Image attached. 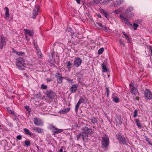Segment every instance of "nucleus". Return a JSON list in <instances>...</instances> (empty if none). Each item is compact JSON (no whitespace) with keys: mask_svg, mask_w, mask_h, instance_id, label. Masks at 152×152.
I'll use <instances>...</instances> for the list:
<instances>
[{"mask_svg":"<svg viewBox=\"0 0 152 152\" xmlns=\"http://www.w3.org/2000/svg\"><path fill=\"white\" fill-rule=\"evenodd\" d=\"M102 138V140L101 142L102 147L104 148H106L109 145V138L107 135L103 137Z\"/></svg>","mask_w":152,"mask_h":152,"instance_id":"1","label":"nucleus"},{"mask_svg":"<svg viewBox=\"0 0 152 152\" xmlns=\"http://www.w3.org/2000/svg\"><path fill=\"white\" fill-rule=\"evenodd\" d=\"M45 94L46 96L50 99H53L56 95V93L51 89L47 90Z\"/></svg>","mask_w":152,"mask_h":152,"instance_id":"2","label":"nucleus"},{"mask_svg":"<svg viewBox=\"0 0 152 152\" xmlns=\"http://www.w3.org/2000/svg\"><path fill=\"white\" fill-rule=\"evenodd\" d=\"M116 138L119 142L123 144H125L126 143L125 138L124 136H122L121 134H116Z\"/></svg>","mask_w":152,"mask_h":152,"instance_id":"3","label":"nucleus"},{"mask_svg":"<svg viewBox=\"0 0 152 152\" xmlns=\"http://www.w3.org/2000/svg\"><path fill=\"white\" fill-rule=\"evenodd\" d=\"M6 38L2 34L0 38V49H2L3 47L6 45Z\"/></svg>","mask_w":152,"mask_h":152,"instance_id":"4","label":"nucleus"},{"mask_svg":"<svg viewBox=\"0 0 152 152\" xmlns=\"http://www.w3.org/2000/svg\"><path fill=\"white\" fill-rule=\"evenodd\" d=\"M145 96L147 99H152V94L151 91L146 89L145 91Z\"/></svg>","mask_w":152,"mask_h":152,"instance_id":"5","label":"nucleus"},{"mask_svg":"<svg viewBox=\"0 0 152 152\" xmlns=\"http://www.w3.org/2000/svg\"><path fill=\"white\" fill-rule=\"evenodd\" d=\"M33 121L34 124L37 126H41L43 125V122L40 119L38 118H35L34 119Z\"/></svg>","mask_w":152,"mask_h":152,"instance_id":"6","label":"nucleus"},{"mask_svg":"<svg viewBox=\"0 0 152 152\" xmlns=\"http://www.w3.org/2000/svg\"><path fill=\"white\" fill-rule=\"evenodd\" d=\"M82 59L80 58H76L74 61V65L76 67H78L81 64Z\"/></svg>","mask_w":152,"mask_h":152,"instance_id":"7","label":"nucleus"},{"mask_svg":"<svg viewBox=\"0 0 152 152\" xmlns=\"http://www.w3.org/2000/svg\"><path fill=\"white\" fill-rule=\"evenodd\" d=\"M82 130L84 133L85 134H90L93 133V131L91 129H89L88 127L86 126L82 128Z\"/></svg>","mask_w":152,"mask_h":152,"instance_id":"8","label":"nucleus"},{"mask_svg":"<svg viewBox=\"0 0 152 152\" xmlns=\"http://www.w3.org/2000/svg\"><path fill=\"white\" fill-rule=\"evenodd\" d=\"M39 7V6L37 5L36 6L35 8L34 9L33 15L31 17L32 18L35 19L36 18V16L38 15Z\"/></svg>","mask_w":152,"mask_h":152,"instance_id":"9","label":"nucleus"},{"mask_svg":"<svg viewBox=\"0 0 152 152\" xmlns=\"http://www.w3.org/2000/svg\"><path fill=\"white\" fill-rule=\"evenodd\" d=\"M129 86L131 88L130 91L132 94L133 95H136L138 92L137 90L132 84H130Z\"/></svg>","mask_w":152,"mask_h":152,"instance_id":"10","label":"nucleus"},{"mask_svg":"<svg viewBox=\"0 0 152 152\" xmlns=\"http://www.w3.org/2000/svg\"><path fill=\"white\" fill-rule=\"evenodd\" d=\"M51 129H53L52 130V132L53 135L56 134L58 133H60L63 131L62 129L56 128L53 126L51 127Z\"/></svg>","mask_w":152,"mask_h":152,"instance_id":"11","label":"nucleus"},{"mask_svg":"<svg viewBox=\"0 0 152 152\" xmlns=\"http://www.w3.org/2000/svg\"><path fill=\"white\" fill-rule=\"evenodd\" d=\"M78 86V85L77 84H75L72 85L71 87L69 88V90L71 93H75L77 90V87Z\"/></svg>","mask_w":152,"mask_h":152,"instance_id":"12","label":"nucleus"},{"mask_svg":"<svg viewBox=\"0 0 152 152\" xmlns=\"http://www.w3.org/2000/svg\"><path fill=\"white\" fill-rule=\"evenodd\" d=\"M120 18L122 20L124 21L126 24H127L129 26H132V24L130 23L128 20L123 15H120Z\"/></svg>","mask_w":152,"mask_h":152,"instance_id":"13","label":"nucleus"},{"mask_svg":"<svg viewBox=\"0 0 152 152\" xmlns=\"http://www.w3.org/2000/svg\"><path fill=\"white\" fill-rule=\"evenodd\" d=\"M20 69L23 70L24 69L25 64L24 63V60L23 58L20 57Z\"/></svg>","mask_w":152,"mask_h":152,"instance_id":"14","label":"nucleus"},{"mask_svg":"<svg viewBox=\"0 0 152 152\" xmlns=\"http://www.w3.org/2000/svg\"><path fill=\"white\" fill-rule=\"evenodd\" d=\"M56 78L58 83H61L62 82L63 77L61 74L58 73L56 76Z\"/></svg>","mask_w":152,"mask_h":152,"instance_id":"15","label":"nucleus"},{"mask_svg":"<svg viewBox=\"0 0 152 152\" xmlns=\"http://www.w3.org/2000/svg\"><path fill=\"white\" fill-rule=\"evenodd\" d=\"M116 124L121 125L122 123L121 118L119 116H116L115 118Z\"/></svg>","mask_w":152,"mask_h":152,"instance_id":"16","label":"nucleus"},{"mask_svg":"<svg viewBox=\"0 0 152 152\" xmlns=\"http://www.w3.org/2000/svg\"><path fill=\"white\" fill-rule=\"evenodd\" d=\"M70 108H67L61 109L59 113L62 114H65L66 113L68 112L70 110Z\"/></svg>","mask_w":152,"mask_h":152,"instance_id":"17","label":"nucleus"},{"mask_svg":"<svg viewBox=\"0 0 152 152\" xmlns=\"http://www.w3.org/2000/svg\"><path fill=\"white\" fill-rule=\"evenodd\" d=\"M33 129L36 132L42 133L43 132V130L40 128L34 127L33 128Z\"/></svg>","mask_w":152,"mask_h":152,"instance_id":"18","label":"nucleus"},{"mask_svg":"<svg viewBox=\"0 0 152 152\" xmlns=\"http://www.w3.org/2000/svg\"><path fill=\"white\" fill-rule=\"evenodd\" d=\"M100 12L104 15L107 19H108L109 18V15L106 12L103 10H101Z\"/></svg>","mask_w":152,"mask_h":152,"instance_id":"19","label":"nucleus"},{"mask_svg":"<svg viewBox=\"0 0 152 152\" xmlns=\"http://www.w3.org/2000/svg\"><path fill=\"white\" fill-rule=\"evenodd\" d=\"M90 121L93 124H97V120L95 117H92L91 118L89 119Z\"/></svg>","mask_w":152,"mask_h":152,"instance_id":"20","label":"nucleus"},{"mask_svg":"<svg viewBox=\"0 0 152 152\" xmlns=\"http://www.w3.org/2000/svg\"><path fill=\"white\" fill-rule=\"evenodd\" d=\"M124 1V0H118L115 2V6H118L122 4Z\"/></svg>","mask_w":152,"mask_h":152,"instance_id":"21","label":"nucleus"},{"mask_svg":"<svg viewBox=\"0 0 152 152\" xmlns=\"http://www.w3.org/2000/svg\"><path fill=\"white\" fill-rule=\"evenodd\" d=\"M25 133L26 134H28L29 136L31 135L33 133H32L31 132H30L28 129L26 128L24 129L23 130Z\"/></svg>","mask_w":152,"mask_h":152,"instance_id":"22","label":"nucleus"},{"mask_svg":"<svg viewBox=\"0 0 152 152\" xmlns=\"http://www.w3.org/2000/svg\"><path fill=\"white\" fill-rule=\"evenodd\" d=\"M8 112L9 113L11 114H12L14 116V118L15 119V120H18V118L17 117V116L15 115V114L14 113V112L13 111H12L11 110H7Z\"/></svg>","mask_w":152,"mask_h":152,"instance_id":"23","label":"nucleus"},{"mask_svg":"<svg viewBox=\"0 0 152 152\" xmlns=\"http://www.w3.org/2000/svg\"><path fill=\"white\" fill-rule=\"evenodd\" d=\"M66 67L69 70H70L72 68V64L71 63L70 61H67L66 63Z\"/></svg>","mask_w":152,"mask_h":152,"instance_id":"24","label":"nucleus"},{"mask_svg":"<svg viewBox=\"0 0 152 152\" xmlns=\"http://www.w3.org/2000/svg\"><path fill=\"white\" fill-rule=\"evenodd\" d=\"M81 138H82L83 140H84L85 138H87L88 136L87 134H85L84 132L81 133Z\"/></svg>","mask_w":152,"mask_h":152,"instance_id":"25","label":"nucleus"},{"mask_svg":"<svg viewBox=\"0 0 152 152\" xmlns=\"http://www.w3.org/2000/svg\"><path fill=\"white\" fill-rule=\"evenodd\" d=\"M24 30L26 34H29L30 36H32L33 35V31L27 29H25Z\"/></svg>","mask_w":152,"mask_h":152,"instance_id":"26","label":"nucleus"},{"mask_svg":"<svg viewBox=\"0 0 152 152\" xmlns=\"http://www.w3.org/2000/svg\"><path fill=\"white\" fill-rule=\"evenodd\" d=\"M4 10H6L5 16L6 17L8 18L9 16V9L8 7H6L5 8Z\"/></svg>","mask_w":152,"mask_h":152,"instance_id":"27","label":"nucleus"},{"mask_svg":"<svg viewBox=\"0 0 152 152\" xmlns=\"http://www.w3.org/2000/svg\"><path fill=\"white\" fill-rule=\"evenodd\" d=\"M138 127L141 128L142 126L139 119H136L135 121Z\"/></svg>","mask_w":152,"mask_h":152,"instance_id":"28","label":"nucleus"},{"mask_svg":"<svg viewBox=\"0 0 152 152\" xmlns=\"http://www.w3.org/2000/svg\"><path fill=\"white\" fill-rule=\"evenodd\" d=\"M85 103V99H83L82 97H81L79 99L77 103L79 104H80L81 103Z\"/></svg>","mask_w":152,"mask_h":152,"instance_id":"29","label":"nucleus"},{"mask_svg":"<svg viewBox=\"0 0 152 152\" xmlns=\"http://www.w3.org/2000/svg\"><path fill=\"white\" fill-rule=\"evenodd\" d=\"M102 69H103V72H106L107 71V68L106 66L105 65H104L103 63L102 64Z\"/></svg>","mask_w":152,"mask_h":152,"instance_id":"30","label":"nucleus"},{"mask_svg":"<svg viewBox=\"0 0 152 152\" xmlns=\"http://www.w3.org/2000/svg\"><path fill=\"white\" fill-rule=\"evenodd\" d=\"M133 10V8L132 7H128L126 9V10L125 11V12L127 13L129 12L132 11Z\"/></svg>","mask_w":152,"mask_h":152,"instance_id":"31","label":"nucleus"},{"mask_svg":"<svg viewBox=\"0 0 152 152\" xmlns=\"http://www.w3.org/2000/svg\"><path fill=\"white\" fill-rule=\"evenodd\" d=\"M37 53L38 55L39 56V57L41 58L42 56V53L39 49H37Z\"/></svg>","mask_w":152,"mask_h":152,"instance_id":"32","label":"nucleus"},{"mask_svg":"<svg viewBox=\"0 0 152 152\" xmlns=\"http://www.w3.org/2000/svg\"><path fill=\"white\" fill-rule=\"evenodd\" d=\"M113 101L116 103H118L119 101V99L118 98L115 97L113 99Z\"/></svg>","mask_w":152,"mask_h":152,"instance_id":"33","label":"nucleus"},{"mask_svg":"<svg viewBox=\"0 0 152 152\" xmlns=\"http://www.w3.org/2000/svg\"><path fill=\"white\" fill-rule=\"evenodd\" d=\"M104 48H100L98 51V54H102L104 51Z\"/></svg>","mask_w":152,"mask_h":152,"instance_id":"34","label":"nucleus"},{"mask_svg":"<svg viewBox=\"0 0 152 152\" xmlns=\"http://www.w3.org/2000/svg\"><path fill=\"white\" fill-rule=\"evenodd\" d=\"M80 105V104L77 103V104L76 105L75 108V110L76 112H77Z\"/></svg>","mask_w":152,"mask_h":152,"instance_id":"35","label":"nucleus"},{"mask_svg":"<svg viewBox=\"0 0 152 152\" xmlns=\"http://www.w3.org/2000/svg\"><path fill=\"white\" fill-rule=\"evenodd\" d=\"M25 144L27 147H28L30 145V142L29 140H26L25 141Z\"/></svg>","mask_w":152,"mask_h":152,"instance_id":"36","label":"nucleus"},{"mask_svg":"<svg viewBox=\"0 0 152 152\" xmlns=\"http://www.w3.org/2000/svg\"><path fill=\"white\" fill-rule=\"evenodd\" d=\"M106 89V92L107 94V97L109 96V89L108 87H106L105 88Z\"/></svg>","mask_w":152,"mask_h":152,"instance_id":"37","label":"nucleus"},{"mask_svg":"<svg viewBox=\"0 0 152 152\" xmlns=\"http://www.w3.org/2000/svg\"><path fill=\"white\" fill-rule=\"evenodd\" d=\"M41 88L43 89H46L48 87L47 86L43 84H42L41 85Z\"/></svg>","mask_w":152,"mask_h":152,"instance_id":"38","label":"nucleus"},{"mask_svg":"<svg viewBox=\"0 0 152 152\" xmlns=\"http://www.w3.org/2000/svg\"><path fill=\"white\" fill-rule=\"evenodd\" d=\"M110 0H104L103 1V3L104 4H107L110 2Z\"/></svg>","mask_w":152,"mask_h":152,"instance_id":"39","label":"nucleus"},{"mask_svg":"<svg viewBox=\"0 0 152 152\" xmlns=\"http://www.w3.org/2000/svg\"><path fill=\"white\" fill-rule=\"evenodd\" d=\"M124 10V7H121L119 9H118L117 10H116L115 11L116 12V13L117 14L119 13L120 11L122 10Z\"/></svg>","mask_w":152,"mask_h":152,"instance_id":"40","label":"nucleus"},{"mask_svg":"<svg viewBox=\"0 0 152 152\" xmlns=\"http://www.w3.org/2000/svg\"><path fill=\"white\" fill-rule=\"evenodd\" d=\"M137 111L136 110L134 112V115L133 117L134 118L136 117L137 116Z\"/></svg>","mask_w":152,"mask_h":152,"instance_id":"41","label":"nucleus"},{"mask_svg":"<svg viewBox=\"0 0 152 152\" xmlns=\"http://www.w3.org/2000/svg\"><path fill=\"white\" fill-rule=\"evenodd\" d=\"M145 140H146L149 143L150 145H151V142L149 138H148L147 137H145Z\"/></svg>","mask_w":152,"mask_h":152,"instance_id":"42","label":"nucleus"},{"mask_svg":"<svg viewBox=\"0 0 152 152\" xmlns=\"http://www.w3.org/2000/svg\"><path fill=\"white\" fill-rule=\"evenodd\" d=\"M133 26L134 27V30H136L137 29V27H138V25L135 23H133Z\"/></svg>","mask_w":152,"mask_h":152,"instance_id":"43","label":"nucleus"},{"mask_svg":"<svg viewBox=\"0 0 152 152\" xmlns=\"http://www.w3.org/2000/svg\"><path fill=\"white\" fill-rule=\"evenodd\" d=\"M126 37V39L127 40L128 43H130V38H129V36L128 35L126 37Z\"/></svg>","mask_w":152,"mask_h":152,"instance_id":"44","label":"nucleus"},{"mask_svg":"<svg viewBox=\"0 0 152 152\" xmlns=\"http://www.w3.org/2000/svg\"><path fill=\"white\" fill-rule=\"evenodd\" d=\"M77 140H79V139L81 138V133H80L79 134H78L77 136Z\"/></svg>","mask_w":152,"mask_h":152,"instance_id":"45","label":"nucleus"},{"mask_svg":"<svg viewBox=\"0 0 152 152\" xmlns=\"http://www.w3.org/2000/svg\"><path fill=\"white\" fill-rule=\"evenodd\" d=\"M25 56V53L24 52H20V56Z\"/></svg>","mask_w":152,"mask_h":152,"instance_id":"46","label":"nucleus"},{"mask_svg":"<svg viewBox=\"0 0 152 152\" xmlns=\"http://www.w3.org/2000/svg\"><path fill=\"white\" fill-rule=\"evenodd\" d=\"M19 60H17L16 62V65L17 67H18V68H19Z\"/></svg>","mask_w":152,"mask_h":152,"instance_id":"47","label":"nucleus"},{"mask_svg":"<svg viewBox=\"0 0 152 152\" xmlns=\"http://www.w3.org/2000/svg\"><path fill=\"white\" fill-rule=\"evenodd\" d=\"M133 99L134 101L136 100L139 101V97H134V96L133 98Z\"/></svg>","mask_w":152,"mask_h":152,"instance_id":"48","label":"nucleus"},{"mask_svg":"<svg viewBox=\"0 0 152 152\" xmlns=\"http://www.w3.org/2000/svg\"><path fill=\"white\" fill-rule=\"evenodd\" d=\"M12 52L14 53H16L17 54H18V53L17 51H16L14 49H12Z\"/></svg>","mask_w":152,"mask_h":152,"instance_id":"49","label":"nucleus"},{"mask_svg":"<svg viewBox=\"0 0 152 152\" xmlns=\"http://www.w3.org/2000/svg\"><path fill=\"white\" fill-rule=\"evenodd\" d=\"M66 79L68 81V82L69 83H73V80L72 79Z\"/></svg>","mask_w":152,"mask_h":152,"instance_id":"50","label":"nucleus"},{"mask_svg":"<svg viewBox=\"0 0 152 152\" xmlns=\"http://www.w3.org/2000/svg\"><path fill=\"white\" fill-rule=\"evenodd\" d=\"M96 24L99 27H103V26H102V24L101 23L98 22V23H96Z\"/></svg>","mask_w":152,"mask_h":152,"instance_id":"51","label":"nucleus"},{"mask_svg":"<svg viewBox=\"0 0 152 152\" xmlns=\"http://www.w3.org/2000/svg\"><path fill=\"white\" fill-rule=\"evenodd\" d=\"M122 33L125 37L128 36V35L124 31H122Z\"/></svg>","mask_w":152,"mask_h":152,"instance_id":"52","label":"nucleus"},{"mask_svg":"<svg viewBox=\"0 0 152 152\" xmlns=\"http://www.w3.org/2000/svg\"><path fill=\"white\" fill-rule=\"evenodd\" d=\"M63 147H61V148L59 150V152H62L63 151Z\"/></svg>","mask_w":152,"mask_h":152,"instance_id":"53","label":"nucleus"},{"mask_svg":"<svg viewBox=\"0 0 152 152\" xmlns=\"http://www.w3.org/2000/svg\"><path fill=\"white\" fill-rule=\"evenodd\" d=\"M149 50L151 51V54L152 55V47H150V48H149Z\"/></svg>","mask_w":152,"mask_h":152,"instance_id":"54","label":"nucleus"},{"mask_svg":"<svg viewBox=\"0 0 152 152\" xmlns=\"http://www.w3.org/2000/svg\"><path fill=\"white\" fill-rule=\"evenodd\" d=\"M78 4H80V0H76Z\"/></svg>","mask_w":152,"mask_h":152,"instance_id":"55","label":"nucleus"},{"mask_svg":"<svg viewBox=\"0 0 152 152\" xmlns=\"http://www.w3.org/2000/svg\"><path fill=\"white\" fill-rule=\"evenodd\" d=\"M98 17L99 18H101V17H102L101 15L99 14L98 15Z\"/></svg>","mask_w":152,"mask_h":152,"instance_id":"56","label":"nucleus"},{"mask_svg":"<svg viewBox=\"0 0 152 152\" xmlns=\"http://www.w3.org/2000/svg\"><path fill=\"white\" fill-rule=\"evenodd\" d=\"M119 42H120V43H121V44H122L123 42H122V40L121 39H120L119 40Z\"/></svg>","mask_w":152,"mask_h":152,"instance_id":"57","label":"nucleus"},{"mask_svg":"<svg viewBox=\"0 0 152 152\" xmlns=\"http://www.w3.org/2000/svg\"><path fill=\"white\" fill-rule=\"evenodd\" d=\"M47 81H48V82L50 81L51 80L50 78H47Z\"/></svg>","mask_w":152,"mask_h":152,"instance_id":"58","label":"nucleus"},{"mask_svg":"<svg viewBox=\"0 0 152 152\" xmlns=\"http://www.w3.org/2000/svg\"><path fill=\"white\" fill-rule=\"evenodd\" d=\"M130 15L131 17H132L133 16V14L132 13H131L130 14Z\"/></svg>","mask_w":152,"mask_h":152,"instance_id":"59","label":"nucleus"},{"mask_svg":"<svg viewBox=\"0 0 152 152\" xmlns=\"http://www.w3.org/2000/svg\"><path fill=\"white\" fill-rule=\"evenodd\" d=\"M17 139L19 140V135H18V136H17Z\"/></svg>","mask_w":152,"mask_h":152,"instance_id":"60","label":"nucleus"},{"mask_svg":"<svg viewBox=\"0 0 152 152\" xmlns=\"http://www.w3.org/2000/svg\"><path fill=\"white\" fill-rule=\"evenodd\" d=\"M28 108H29V106H26V109H28Z\"/></svg>","mask_w":152,"mask_h":152,"instance_id":"61","label":"nucleus"},{"mask_svg":"<svg viewBox=\"0 0 152 152\" xmlns=\"http://www.w3.org/2000/svg\"><path fill=\"white\" fill-rule=\"evenodd\" d=\"M22 138V136L21 135H20V140Z\"/></svg>","mask_w":152,"mask_h":152,"instance_id":"62","label":"nucleus"},{"mask_svg":"<svg viewBox=\"0 0 152 152\" xmlns=\"http://www.w3.org/2000/svg\"><path fill=\"white\" fill-rule=\"evenodd\" d=\"M122 44L123 45V46H125V44H124V43H122Z\"/></svg>","mask_w":152,"mask_h":152,"instance_id":"63","label":"nucleus"},{"mask_svg":"<svg viewBox=\"0 0 152 152\" xmlns=\"http://www.w3.org/2000/svg\"><path fill=\"white\" fill-rule=\"evenodd\" d=\"M27 1H33V0H26Z\"/></svg>","mask_w":152,"mask_h":152,"instance_id":"64","label":"nucleus"}]
</instances>
